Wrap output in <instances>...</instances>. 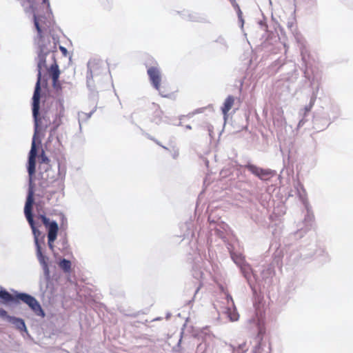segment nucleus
<instances>
[{"label": "nucleus", "instance_id": "f257e3e1", "mask_svg": "<svg viewBox=\"0 0 353 353\" xmlns=\"http://www.w3.org/2000/svg\"><path fill=\"white\" fill-rule=\"evenodd\" d=\"M36 34L34 36V43L39 50V57L41 61L38 63V77L36 83L35 89L32 97V115L35 122V133L29 152L28 172L29 175L30 182L32 183L36 168V157L37 154V149L35 143V136L37 129L41 123V119L39 118V103H40V90H41V67L42 64L46 62V56L50 52L57 49V41L54 37L52 36V30H35Z\"/></svg>", "mask_w": 353, "mask_h": 353}, {"label": "nucleus", "instance_id": "f03ea898", "mask_svg": "<svg viewBox=\"0 0 353 353\" xmlns=\"http://www.w3.org/2000/svg\"><path fill=\"white\" fill-rule=\"evenodd\" d=\"M34 202L33 192L30 190L24 208V213L26 219L32 228V232L35 238V244L37 246V256L41 265L45 271L48 272V259L45 256L41 251V247L39 243L38 236L40 234L39 230L35 227L34 222L32 214V207Z\"/></svg>", "mask_w": 353, "mask_h": 353}, {"label": "nucleus", "instance_id": "7ed1b4c3", "mask_svg": "<svg viewBox=\"0 0 353 353\" xmlns=\"http://www.w3.org/2000/svg\"><path fill=\"white\" fill-rule=\"evenodd\" d=\"M0 299L4 303H18L21 301L26 303L32 310L39 316H44V312L37 300L30 294L26 293H17L15 296H12L6 290H0Z\"/></svg>", "mask_w": 353, "mask_h": 353}, {"label": "nucleus", "instance_id": "20e7f679", "mask_svg": "<svg viewBox=\"0 0 353 353\" xmlns=\"http://www.w3.org/2000/svg\"><path fill=\"white\" fill-rule=\"evenodd\" d=\"M147 73L152 86L163 97L172 98L178 92V89L175 86H171L168 83L161 84V74L157 67H150Z\"/></svg>", "mask_w": 353, "mask_h": 353}, {"label": "nucleus", "instance_id": "39448f33", "mask_svg": "<svg viewBox=\"0 0 353 353\" xmlns=\"http://www.w3.org/2000/svg\"><path fill=\"white\" fill-rule=\"evenodd\" d=\"M39 219L41 220L43 223L45 228L48 232V245L49 248L54 251V241L57 238V234L59 232V226L56 221H50L48 218H47L45 215H40Z\"/></svg>", "mask_w": 353, "mask_h": 353}, {"label": "nucleus", "instance_id": "423d86ee", "mask_svg": "<svg viewBox=\"0 0 353 353\" xmlns=\"http://www.w3.org/2000/svg\"><path fill=\"white\" fill-rule=\"evenodd\" d=\"M246 168L261 180H268L273 175V172L270 170L259 168L254 165H248Z\"/></svg>", "mask_w": 353, "mask_h": 353}, {"label": "nucleus", "instance_id": "0eeeda50", "mask_svg": "<svg viewBox=\"0 0 353 353\" xmlns=\"http://www.w3.org/2000/svg\"><path fill=\"white\" fill-rule=\"evenodd\" d=\"M50 76L52 80V84L54 88L59 86V78L60 75V70L57 63L52 64L48 70Z\"/></svg>", "mask_w": 353, "mask_h": 353}, {"label": "nucleus", "instance_id": "6e6552de", "mask_svg": "<svg viewBox=\"0 0 353 353\" xmlns=\"http://www.w3.org/2000/svg\"><path fill=\"white\" fill-rule=\"evenodd\" d=\"M88 75L92 78L94 75H97L100 73L101 65L100 63L96 59H92L88 63Z\"/></svg>", "mask_w": 353, "mask_h": 353}, {"label": "nucleus", "instance_id": "1a4fd4ad", "mask_svg": "<svg viewBox=\"0 0 353 353\" xmlns=\"http://www.w3.org/2000/svg\"><path fill=\"white\" fill-rule=\"evenodd\" d=\"M38 159L39 163V169L40 170H44L45 171H47L50 166V159L46 155L45 152L43 150L41 151V153L39 156Z\"/></svg>", "mask_w": 353, "mask_h": 353}, {"label": "nucleus", "instance_id": "9d476101", "mask_svg": "<svg viewBox=\"0 0 353 353\" xmlns=\"http://www.w3.org/2000/svg\"><path fill=\"white\" fill-rule=\"evenodd\" d=\"M234 103V98L232 96H228L221 108V111L225 117L228 116V112L231 110Z\"/></svg>", "mask_w": 353, "mask_h": 353}, {"label": "nucleus", "instance_id": "9b49d317", "mask_svg": "<svg viewBox=\"0 0 353 353\" xmlns=\"http://www.w3.org/2000/svg\"><path fill=\"white\" fill-rule=\"evenodd\" d=\"M59 265L65 272H70L71 270V262L67 259L60 261Z\"/></svg>", "mask_w": 353, "mask_h": 353}, {"label": "nucleus", "instance_id": "f8f14e48", "mask_svg": "<svg viewBox=\"0 0 353 353\" xmlns=\"http://www.w3.org/2000/svg\"><path fill=\"white\" fill-rule=\"evenodd\" d=\"M226 313L232 321H235L239 319V316L235 308L231 309L228 307Z\"/></svg>", "mask_w": 353, "mask_h": 353}, {"label": "nucleus", "instance_id": "ddd939ff", "mask_svg": "<svg viewBox=\"0 0 353 353\" xmlns=\"http://www.w3.org/2000/svg\"><path fill=\"white\" fill-rule=\"evenodd\" d=\"M12 321L19 330H23L26 329L25 323L22 319L13 317L12 318Z\"/></svg>", "mask_w": 353, "mask_h": 353}, {"label": "nucleus", "instance_id": "4468645a", "mask_svg": "<svg viewBox=\"0 0 353 353\" xmlns=\"http://www.w3.org/2000/svg\"><path fill=\"white\" fill-rule=\"evenodd\" d=\"M314 101L315 99H311L310 104L305 107V114L310 111L314 103Z\"/></svg>", "mask_w": 353, "mask_h": 353}, {"label": "nucleus", "instance_id": "2eb2a0df", "mask_svg": "<svg viewBox=\"0 0 353 353\" xmlns=\"http://www.w3.org/2000/svg\"><path fill=\"white\" fill-rule=\"evenodd\" d=\"M230 1L232 3V6L235 8H236L239 10V12L241 13V12L240 8H239V5L237 4V3L236 2V0H230Z\"/></svg>", "mask_w": 353, "mask_h": 353}, {"label": "nucleus", "instance_id": "dca6fc26", "mask_svg": "<svg viewBox=\"0 0 353 353\" xmlns=\"http://www.w3.org/2000/svg\"><path fill=\"white\" fill-rule=\"evenodd\" d=\"M7 315V312L3 309L0 310V316H6Z\"/></svg>", "mask_w": 353, "mask_h": 353}, {"label": "nucleus", "instance_id": "f3484780", "mask_svg": "<svg viewBox=\"0 0 353 353\" xmlns=\"http://www.w3.org/2000/svg\"><path fill=\"white\" fill-rule=\"evenodd\" d=\"M227 300H228V302H229V301H230L231 303H232V306H234V301L232 300V296L230 294L227 295Z\"/></svg>", "mask_w": 353, "mask_h": 353}, {"label": "nucleus", "instance_id": "a211bd4d", "mask_svg": "<svg viewBox=\"0 0 353 353\" xmlns=\"http://www.w3.org/2000/svg\"><path fill=\"white\" fill-rule=\"evenodd\" d=\"M59 49L64 54H66L67 53V50L65 49V48L63 47V46H60L59 47Z\"/></svg>", "mask_w": 353, "mask_h": 353}, {"label": "nucleus", "instance_id": "6ab92c4d", "mask_svg": "<svg viewBox=\"0 0 353 353\" xmlns=\"http://www.w3.org/2000/svg\"><path fill=\"white\" fill-rule=\"evenodd\" d=\"M43 3H45V4H48V6H49L48 0H43Z\"/></svg>", "mask_w": 353, "mask_h": 353}, {"label": "nucleus", "instance_id": "aec40b11", "mask_svg": "<svg viewBox=\"0 0 353 353\" xmlns=\"http://www.w3.org/2000/svg\"><path fill=\"white\" fill-rule=\"evenodd\" d=\"M59 125V123H58L57 124H56L55 127L54 128V130H55L58 126Z\"/></svg>", "mask_w": 353, "mask_h": 353}, {"label": "nucleus", "instance_id": "412c9836", "mask_svg": "<svg viewBox=\"0 0 353 353\" xmlns=\"http://www.w3.org/2000/svg\"><path fill=\"white\" fill-rule=\"evenodd\" d=\"M64 220L66 221L65 218L64 216L62 217V221H63Z\"/></svg>", "mask_w": 353, "mask_h": 353}]
</instances>
